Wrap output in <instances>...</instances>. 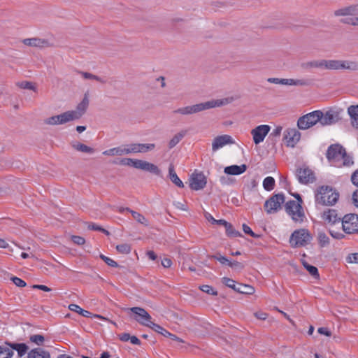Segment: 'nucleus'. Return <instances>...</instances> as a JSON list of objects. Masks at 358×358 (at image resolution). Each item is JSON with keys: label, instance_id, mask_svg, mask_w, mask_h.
<instances>
[{"label": "nucleus", "instance_id": "6", "mask_svg": "<svg viewBox=\"0 0 358 358\" xmlns=\"http://www.w3.org/2000/svg\"><path fill=\"white\" fill-rule=\"evenodd\" d=\"M286 213L295 223H302L306 219V215L300 202L294 200L289 201L285 206Z\"/></svg>", "mask_w": 358, "mask_h": 358}, {"label": "nucleus", "instance_id": "14", "mask_svg": "<svg viewBox=\"0 0 358 358\" xmlns=\"http://www.w3.org/2000/svg\"><path fill=\"white\" fill-rule=\"evenodd\" d=\"M321 218L326 224L333 226L342 222V218L338 215L336 209L329 208L321 214Z\"/></svg>", "mask_w": 358, "mask_h": 358}, {"label": "nucleus", "instance_id": "53", "mask_svg": "<svg viewBox=\"0 0 358 358\" xmlns=\"http://www.w3.org/2000/svg\"><path fill=\"white\" fill-rule=\"evenodd\" d=\"M226 233L228 236H241L240 233L237 231H236L232 225L231 224V227L229 229V228H226Z\"/></svg>", "mask_w": 358, "mask_h": 358}, {"label": "nucleus", "instance_id": "20", "mask_svg": "<svg viewBox=\"0 0 358 358\" xmlns=\"http://www.w3.org/2000/svg\"><path fill=\"white\" fill-rule=\"evenodd\" d=\"M69 308L70 310H71L73 312H76V313H78L79 315H80L83 317H93L98 318V319H100V320H102L104 321H109V320L108 318H106L101 315H97V314L92 315L90 312L83 309L77 304H74V303L70 304L69 306Z\"/></svg>", "mask_w": 358, "mask_h": 358}, {"label": "nucleus", "instance_id": "34", "mask_svg": "<svg viewBox=\"0 0 358 358\" xmlns=\"http://www.w3.org/2000/svg\"><path fill=\"white\" fill-rule=\"evenodd\" d=\"M129 213H131L134 219H135L138 222L144 224L145 226H148L149 224L148 220L142 214L132 210H129Z\"/></svg>", "mask_w": 358, "mask_h": 358}, {"label": "nucleus", "instance_id": "56", "mask_svg": "<svg viewBox=\"0 0 358 358\" xmlns=\"http://www.w3.org/2000/svg\"><path fill=\"white\" fill-rule=\"evenodd\" d=\"M255 316L256 318H257L259 320H265L268 317V314L266 313L259 311V312L255 313Z\"/></svg>", "mask_w": 358, "mask_h": 358}, {"label": "nucleus", "instance_id": "36", "mask_svg": "<svg viewBox=\"0 0 358 358\" xmlns=\"http://www.w3.org/2000/svg\"><path fill=\"white\" fill-rule=\"evenodd\" d=\"M263 187L266 191H271L275 187V180L271 176L265 178L263 180Z\"/></svg>", "mask_w": 358, "mask_h": 358}, {"label": "nucleus", "instance_id": "58", "mask_svg": "<svg viewBox=\"0 0 358 358\" xmlns=\"http://www.w3.org/2000/svg\"><path fill=\"white\" fill-rule=\"evenodd\" d=\"M317 331L319 334L325 335L327 336H330L331 335V331L327 328L325 327H320L317 329Z\"/></svg>", "mask_w": 358, "mask_h": 358}, {"label": "nucleus", "instance_id": "64", "mask_svg": "<svg viewBox=\"0 0 358 358\" xmlns=\"http://www.w3.org/2000/svg\"><path fill=\"white\" fill-rule=\"evenodd\" d=\"M352 199L355 205L358 207V189L353 193Z\"/></svg>", "mask_w": 358, "mask_h": 358}, {"label": "nucleus", "instance_id": "57", "mask_svg": "<svg viewBox=\"0 0 358 358\" xmlns=\"http://www.w3.org/2000/svg\"><path fill=\"white\" fill-rule=\"evenodd\" d=\"M32 287H33V289H40V290H42L44 292H50L51 291V289L50 287H48L46 285H34L32 286Z\"/></svg>", "mask_w": 358, "mask_h": 358}, {"label": "nucleus", "instance_id": "46", "mask_svg": "<svg viewBox=\"0 0 358 358\" xmlns=\"http://www.w3.org/2000/svg\"><path fill=\"white\" fill-rule=\"evenodd\" d=\"M213 259L218 261L222 265H228L229 266L231 260L228 259L227 257L222 256V255H214L213 257Z\"/></svg>", "mask_w": 358, "mask_h": 358}, {"label": "nucleus", "instance_id": "43", "mask_svg": "<svg viewBox=\"0 0 358 358\" xmlns=\"http://www.w3.org/2000/svg\"><path fill=\"white\" fill-rule=\"evenodd\" d=\"M116 250L118 252L121 254L127 255L131 252V246L129 244L127 243H123L120 245H117L116 246Z\"/></svg>", "mask_w": 358, "mask_h": 358}, {"label": "nucleus", "instance_id": "3", "mask_svg": "<svg viewBox=\"0 0 358 358\" xmlns=\"http://www.w3.org/2000/svg\"><path fill=\"white\" fill-rule=\"evenodd\" d=\"M232 98H225L222 99H217V100H213L206 101L205 103H201L198 104H195L193 106H189L186 107H182L180 108H178L176 110H174L175 113H180L182 115H190L199 112H201L202 110L215 108V107H219L223 105L228 104L232 101Z\"/></svg>", "mask_w": 358, "mask_h": 358}, {"label": "nucleus", "instance_id": "47", "mask_svg": "<svg viewBox=\"0 0 358 358\" xmlns=\"http://www.w3.org/2000/svg\"><path fill=\"white\" fill-rule=\"evenodd\" d=\"M10 280L17 287H24L27 285L26 282L18 277L13 276Z\"/></svg>", "mask_w": 358, "mask_h": 358}, {"label": "nucleus", "instance_id": "18", "mask_svg": "<svg viewBox=\"0 0 358 358\" xmlns=\"http://www.w3.org/2000/svg\"><path fill=\"white\" fill-rule=\"evenodd\" d=\"M299 181L303 184L313 182L315 178L314 173L308 168H301L297 171Z\"/></svg>", "mask_w": 358, "mask_h": 358}, {"label": "nucleus", "instance_id": "13", "mask_svg": "<svg viewBox=\"0 0 358 358\" xmlns=\"http://www.w3.org/2000/svg\"><path fill=\"white\" fill-rule=\"evenodd\" d=\"M270 130L271 127L267 124L259 125L252 129L251 134L255 144L258 145L263 142Z\"/></svg>", "mask_w": 358, "mask_h": 358}, {"label": "nucleus", "instance_id": "16", "mask_svg": "<svg viewBox=\"0 0 358 358\" xmlns=\"http://www.w3.org/2000/svg\"><path fill=\"white\" fill-rule=\"evenodd\" d=\"M133 164V167L147 171L151 173L156 174L157 176L161 175V171L159 168L155 165L154 164L148 162L146 161L141 160V159H134V162H131Z\"/></svg>", "mask_w": 358, "mask_h": 358}, {"label": "nucleus", "instance_id": "39", "mask_svg": "<svg viewBox=\"0 0 358 358\" xmlns=\"http://www.w3.org/2000/svg\"><path fill=\"white\" fill-rule=\"evenodd\" d=\"M73 146L76 150L82 152L92 153L94 152L93 148L81 143H76Z\"/></svg>", "mask_w": 358, "mask_h": 358}, {"label": "nucleus", "instance_id": "44", "mask_svg": "<svg viewBox=\"0 0 358 358\" xmlns=\"http://www.w3.org/2000/svg\"><path fill=\"white\" fill-rule=\"evenodd\" d=\"M29 340L31 342L38 345H41L45 341V338L43 336L40 334H35L30 336Z\"/></svg>", "mask_w": 358, "mask_h": 358}, {"label": "nucleus", "instance_id": "9", "mask_svg": "<svg viewBox=\"0 0 358 358\" xmlns=\"http://www.w3.org/2000/svg\"><path fill=\"white\" fill-rule=\"evenodd\" d=\"M321 110H314L299 117L297 126L300 129H308L319 122Z\"/></svg>", "mask_w": 358, "mask_h": 358}, {"label": "nucleus", "instance_id": "54", "mask_svg": "<svg viewBox=\"0 0 358 358\" xmlns=\"http://www.w3.org/2000/svg\"><path fill=\"white\" fill-rule=\"evenodd\" d=\"M243 230L246 234H249L252 237H256V234L252 231L251 228L245 224H243Z\"/></svg>", "mask_w": 358, "mask_h": 358}, {"label": "nucleus", "instance_id": "7", "mask_svg": "<svg viewBox=\"0 0 358 358\" xmlns=\"http://www.w3.org/2000/svg\"><path fill=\"white\" fill-rule=\"evenodd\" d=\"M80 117V115L78 112L66 111L60 115L52 116L44 120V123L48 125H59L63 124L71 121L78 120Z\"/></svg>", "mask_w": 358, "mask_h": 358}, {"label": "nucleus", "instance_id": "24", "mask_svg": "<svg viewBox=\"0 0 358 358\" xmlns=\"http://www.w3.org/2000/svg\"><path fill=\"white\" fill-rule=\"evenodd\" d=\"M268 82L275 84H281L287 85H302L304 83L300 80L294 79H280L275 78H271L268 79Z\"/></svg>", "mask_w": 358, "mask_h": 358}, {"label": "nucleus", "instance_id": "2", "mask_svg": "<svg viewBox=\"0 0 358 358\" xmlns=\"http://www.w3.org/2000/svg\"><path fill=\"white\" fill-rule=\"evenodd\" d=\"M326 155L329 162L335 166H349L353 164L352 157L347 155L345 149L339 144L330 145Z\"/></svg>", "mask_w": 358, "mask_h": 358}, {"label": "nucleus", "instance_id": "19", "mask_svg": "<svg viewBox=\"0 0 358 358\" xmlns=\"http://www.w3.org/2000/svg\"><path fill=\"white\" fill-rule=\"evenodd\" d=\"M233 143L232 138L229 135H222L215 137L212 143V150L216 151L227 144Z\"/></svg>", "mask_w": 358, "mask_h": 358}, {"label": "nucleus", "instance_id": "15", "mask_svg": "<svg viewBox=\"0 0 358 358\" xmlns=\"http://www.w3.org/2000/svg\"><path fill=\"white\" fill-rule=\"evenodd\" d=\"M206 185V178L203 173L194 172L189 179V186L194 190H199L204 188Z\"/></svg>", "mask_w": 358, "mask_h": 358}, {"label": "nucleus", "instance_id": "30", "mask_svg": "<svg viewBox=\"0 0 358 358\" xmlns=\"http://www.w3.org/2000/svg\"><path fill=\"white\" fill-rule=\"evenodd\" d=\"M27 358H50V353L41 349L31 350L27 356Z\"/></svg>", "mask_w": 358, "mask_h": 358}, {"label": "nucleus", "instance_id": "49", "mask_svg": "<svg viewBox=\"0 0 358 358\" xmlns=\"http://www.w3.org/2000/svg\"><path fill=\"white\" fill-rule=\"evenodd\" d=\"M100 257L102 260H103L108 266L111 267H117L118 266L117 263L113 259L103 255H101Z\"/></svg>", "mask_w": 358, "mask_h": 358}, {"label": "nucleus", "instance_id": "52", "mask_svg": "<svg viewBox=\"0 0 358 358\" xmlns=\"http://www.w3.org/2000/svg\"><path fill=\"white\" fill-rule=\"evenodd\" d=\"M229 266L235 270H242L244 268L243 264L238 262L237 261H231L230 262Z\"/></svg>", "mask_w": 358, "mask_h": 358}, {"label": "nucleus", "instance_id": "29", "mask_svg": "<svg viewBox=\"0 0 358 358\" xmlns=\"http://www.w3.org/2000/svg\"><path fill=\"white\" fill-rule=\"evenodd\" d=\"M348 112L351 118L352 126L358 129V105L350 106L348 108Z\"/></svg>", "mask_w": 358, "mask_h": 358}, {"label": "nucleus", "instance_id": "22", "mask_svg": "<svg viewBox=\"0 0 358 358\" xmlns=\"http://www.w3.org/2000/svg\"><path fill=\"white\" fill-rule=\"evenodd\" d=\"M23 44L27 46L43 48L48 46V41L39 38H24L22 41Z\"/></svg>", "mask_w": 358, "mask_h": 358}, {"label": "nucleus", "instance_id": "42", "mask_svg": "<svg viewBox=\"0 0 358 358\" xmlns=\"http://www.w3.org/2000/svg\"><path fill=\"white\" fill-rule=\"evenodd\" d=\"M184 136L185 132H180L176 134L169 141V148H173L175 147L181 141Z\"/></svg>", "mask_w": 358, "mask_h": 358}, {"label": "nucleus", "instance_id": "28", "mask_svg": "<svg viewBox=\"0 0 358 358\" xmlns=\"http://www.w3.org/2000/svg\"><path fill=\"white\" fill-rule=\"evenodd\" d=\"M6 345L9 346L13 351L16 350L20 357L24 356L28 350V347L24 343H6Z\"/></svg>", "mask_w": 358, "mask_h": 358}, {"label": "nucleus", "instance_id": "33", "mask_svg": "<svg viewBox=\"0 0 358 358\" xmlns=\"http://www.w3.org/2000/svg\"><path fill=\"white\" fill-rule=\"evenodd\" d=\"M88 104H89L88 96H87V94H85L83 101L78 105L77 109L75 110H69V112H78L80 113V117H81L83 115V114L85 113V111L86 110V109L88 106Z\"/></svg>", "mask_w": 358, "mask_h": 358}, {"label": "nucleus", "instance_id": "8", "mask_svg": "<svg viewBox=\"0 0 358 358\" xmlns=\"http://www.w3.org/2000/svg\"><path fill=\"white\" fill-rule=\"evenodd\" d=\"M336 16H349L343 20L344 23L358 26V4L336 10L334 12Z\"/></svg>", "mask_w": 358, "mask_h": 358}, {"label": "nucleus", "instance_id": "35", "mask_svg": "<svg viewBox=\"0 0 358 358\" xmlns=\"http://www.w3.org/2000/svg\"><path fill=\"white\" fill-rule=\"evenodd\" d=\"M317 241L320 247L324 248L329 244V238L324 232H319L317 235Z\"/></svg>", "mask_w": 358, "mask_h": 358}, {"label": "nucleus", "instance_id": "50", "mask_svg": "<svg viewBox=\"0 0 358 358\" xmlns=\"http://www.w3.org/2000/svg\"><path fill=\"white\" fill-rule=\"evenodd\" d=\"M80 74L85 79H94L97 81L103 83V81L98 76L93 75L92 73H87V72H81Z\"/></svg>", "mask_w": 358, "mask_h": 358}, {"label": "nucleus", "instance_id": "37", "mask_svg": "<svg viewBox=\"0 0 358 358\" xmlns=\"http://www.w3.org/2000/svg\"><path fill=\"white\" fill-rule=\"evenodd\" d=\"M302 264L303 266L306 268V270L309 272V273L313 276L314 278H319L320 275H319V272H318V270L317 268L314 266H311V265H309L306 261L304 260H302Z\"/></svg>", "mask_w": 358, "mask_h": 358}, {"label": "nucleus", "instance_id": "40", "mask_svg": "<svg viewBox=\"0 0 358 358\" xmlns=\"http://www.w3.org/2000/svg\"><path fill=\"white\" fill-rule=\"evenodd\" d=\"M16 85L21 89L31 90L34 92L36 91V87L34 83L29 81H22L16 83Z\"/></svg>", "mask_w": 358, "mask_h": 358}, {"label": "nucleus", "instance_id": "60", "mask_svg": "<svg viewBox=\"0 0 358 358\" xmlns=\"http://www.w3.org/2000/svg\"><path fill=\"white\" fill-rule=\"evenodd\" d=\"M162 265L164 268H170L172 265V261L169 258H164L162 260Z\"/></svg>", "mask_w": 358, "mask_h": 358}, {"label": "nucleus", "instance_id": "45", "mask_svg": "<svg viewBox=\"0 0 358 358\" xmlns=\"http://www.w3.org/2000/svg\"><path fill=\"white\" fill-rule=\"evenodd\" d=\"M199 288L201 291H203V292H206L207 294L214 295V296H216L217 294V292L216 290H215L213 288V287H211L210 285H204L200 286Z\"/></svg>", "mask_w": 358, "mask_h": 358}, {"label": "nucleus", "instance_id": "4", "mask_svg": "<svg viewBox=\"0 0 358 358\" xmlns=\"http://www.w3.org/2000/svg\"><path fill=\"white\" fill-rule=\"evenodd\" d=\"M310 66L329 70H356L357 64L355 62L346 60H317L309 63Z\"/></svg>", "mask_w": 358, "mask_h": 358}, {"label": "nucleus", "instance_id": "25", "mask_svg": "<svg viewBox=\"0 0 358 358\" xmlns=\"http://www.w3.org/2000/svg\"><path fill=\"white\" fill-rule=\"evenodd\" d=\"M129 154L128 145L113 148L103 152V155L108 156L122 155Z\"/></svg>", "mask_w": 358, "mask_h": 358}, {"label": "nucleus", "instance_id": "38", "mask_svg": "<svg viewBox=\"0 0 358 358\" xmlns=\"http://www.w3.org/2000/svg\"><path fill=\"white\" fill-rule=\"evenodd\" d=\"M7 346L0 345V358H12L13 356V351Z\"/></svg>", "mask_w": 358, "mask_h": 358}, {"label": "nucleus", "instance_id": "55", "mask_svg": "<svg viewBox=\"0 0 358 358\" xmlns=\"http://www.w3.org/2000/svg\"><path fill=\"white\" fill-rule=\"evenodd\" d=\"M331 236L336 239H342L344 238L343 234L339 231H335L334 230H329Z\"/></svg>", "mask_w": 358, "mask_h": 358}, {"label": "nucleus", "instance_id": "59", "mask_svg": "<svg viewBox=\"0 0 358 358\" xmlns=\"http://www.w3.org/2000/svg\"><path fill=\"white\" fill-rule=\"evenodd\" d=\"M118 337L121 341L127 342L131 338V336L128 333H123L118 335Z\"/></svg>", "mask_w": 358, "mask_h": 358}, {"label": "nucleus", "instance_id": "32", "mask_svg": "<svg viewBox=\"0 0 358 358\" xmlns=\"http://www.w3.org/2000/svg\"><path fill=\"white\" fill-rule=\"evenodd\" d=\"M236 292L241 293V294L251 295L255 293V289L254 287L249 285L238 284V288Z\"/></svg>", "mask_w": 358, "mask_h": 358}, {"label": "nucleus", "instance_id": "11", "mask_svg": "<svg viewBox=\"0 0 358 358\" xmlns=\"http://www.w3.org/2000/svg\"><path fill=\"white\" fill-rule=\"evenodd\" d=\"M285 202V196L283 194H275L266 201L264 208L268 214L277 213Z\"/></svg>", "mask_w": 358, "mask_h": 358}, {"label": "nucleus", "instance_id": "27", "mask_svg": "<svg viewBox=\"0 0 358 358\" xmlns=\"http://www.w3.org/2000/svg\"><path fill=\"white\" fill-rule=\"evenodd\" d=\"M152 329L159 334H161L162 335H163L166 337H169L171 339H172L173 341H176L178 342H182V341L180 338H178L176 335L169 332L167 330H166L164 328H163L162 327H161L159 324H155L153 326V327L152 328Z\"/></svg>", "mask_w": 358, "mask_h": 358}, {"label": "nucleus", "instance_id": "51", "mask_svg": "<svg viewBox=\"0 0 358 358\" xmlns=\"http://www.w3.org/2000/svg\"><path fill=\"white\" fill-rule=\"evenodd\" d=\"M72 241L78 245H82L85 243V240L83 237L79 236H71Z\"/></svg>", "mask_w": 358, "mask_h": 358}, {"label": "nucleus", "instance_id": "31", "mask_svg": "<svg viewBox=\"0 0 358 358\" xmlns=\"http://www.w3.org/2000/svg\"><path fill=\"white\" fill-rule=\"evenodd\" d=\"M169 177L171 180L178 187H183L184 185L182 180L177 176L174 167L173 165H171L169 169Z\"/></svg>", "mask_w": 358, "mask_h": 358}, {"label": "nucleus", "instance_id": "5", "mask_svg": "<svg viewBox=\"0 0 358 358\" xmlns=\"http://www.w3.org/2000/svg\"><path fill=\"white\" fill-rule=\"evenodd\" d=\"M312 238L307 229H296L290 236L289 244L292 248L304 247L310 243Z\"/></svg>", "mask_w": 358, "mask_h": 358}, {"label": "nucleus", "instance_id": "12", "mask_svg": "<svg viewBox=\"0 0 358 358\" xmlns=\"http://www.w3.org/2000/svg\"><path fill=\"white\" fill-rule=\"evenodd\" d=\"M342 228L348 234H356L358 232V215L355 214H348L342 218Z\"/></svg>", "mask_w": 358, "mask_h": 358}, {"label": "nucleus", "instance_id": "1", "mask_svg": "<svg viewBox=\"0 0 358 358\" xmlns=\"http://www.w3.org/2000/svg\"><path fill=\"white\" fill-rule=\"evenodd\" d=\"M315 203L321 206H334L339 199V192L330 185H321L314 192Z\"/></svg>", "mask_w": 358, "mask_h": 358}, {"label": "nucleus", "instance_id": "17", "mask_svg": "<svg viewBox=\"0 0 358 358\" xmlns=\"http://www.w3.org/2000/svg\"><path fill=\"white\" fill-rule=\"evenodd\" d=\"M300 138V132L294 128L287 129L285 131L284 141L287 146L294 147L299 141Z\"/></svg>", "mask_w": 358, "mask_h": 358}, {"label": "nucleus", "instance_id": "41", "mask_svg": "<svg viewBox=\"0 0 358 358\" xmlns=\"http://www.w3.org/2000/svg\"><path fill=\"white\" fill-rule=\"evenodd\" d=\"M222 282L226 285L227 287H229V288H231L232 289L236 291L237 288H238V285L236 283V282L235 280H234L233 279H231L229 278H227V277H223L222 278Z\"/></svg>", "mask_w": 358, "mask_h": 358}, {"label": "nucleus", "instance_id": "26", "mask_svg": "<svg viewBox=\"0 0 358 358\" xmlns=\"http://www.w3.org/2000/svg\"><path fill=\"white\" fill-rule=\"evenodd\" d=\"M247 169V166L245 164L241 166L231 165L224 168V173L228 175H240L244 173Z\"/></svg>", "mask_w": 358, "mask_h": 358}, {"label": "nucleus", "instance_id": "62", "mask_svg": "<svg viewBox=\"0 0 358 358\" xmlns=\"http://www.w3.org/2000/svg\"><path fill=\"white\" fill-rule=\"evenodd\" d=\"M215 224L223 225V226H224L225 228L229 229L231 227V224L227 222L224 220H217V222Z\"/></svg>", "mask_w": 358, "mask_h": 358}, {"label": "nucleus", "instance_id": "48", "mask_svg": "<svg viewBox=\"0 0 358 358\" xmlns=\"http://www.w3.org/2000/svg\"><path fill=\"white\" fill-rule=\"evenodd\" d=\"M348 264H358V253H351L346 257Z\"/></svg>", "mask_w": 358, "mask_h": 358}, {"label": "nucleus", "instance_id": "21", "mask_svg": "<svg viewBox=\"0 0 358 358\" xmlns=\"http://www.w3.org/2000/svg\"><path fill=\"white\" fill-rule=\"evenodd\" d=\"M130 153L146 152L155 148L154 143H133L128 145Z\"/></svg>", "mask_w": 358, "mask_h": 358}, {"label": "nucleus", "instance_id": "63", "mask_svg": "<svg viewBox=\"0 0 358 358\" xmlns=\"http://www.w3.org/2000/svg\"><path fill=\"white\" fill-rule=\"evenodd\" d=\"M129 341L134 345H140L141 343V341L135 336H131Z\"/></svg>", "mask_w": 358, "mask_h": 358}, {"label": "nucleus", "instance_id": "10", "mask_svg": "<svg viewBox=\"0 0 358 358\" xmlns=\"http://www.w3.org/2000/svg\"><path fill=\"white\" fill-rule=\"evenodd\" d=\"M134 315V320L143 326L152 329L155 323L152 322L150 315L143 308L132 307L129 309Z\"/></svg>", "mask_w": 358, "mask_h": 358}, {"label": "nucleus", "instance_id": "61", "mask_svg": "<svg viewBox=\"0 0 358 358\" xmlns=\"http://www.w3.org/2000/svg\"><path fill=\"white\" fill-rule=\"evenodd\" d=\"M351 180L355 186L358 187V169L352 175Z\"/></svg>", "mask_w": 358, "mask_h": 358}, {"label": "nucleus", "instance_id": "23", "mask_svg": "<svg viewBox=\"0 0 358 358\" xmlns=\"http://www.w3.org/2000/svg\"><path fill=\"white\" fill-rule=\"evenodd\" d=\"M320 115L322 117H320L319 122L322 126L330 125L336 122V115L331 110L327 111L324 113L321 111Z\"/></svg>", "mask_w": 358, "mask_h": 358}]
</instances>
